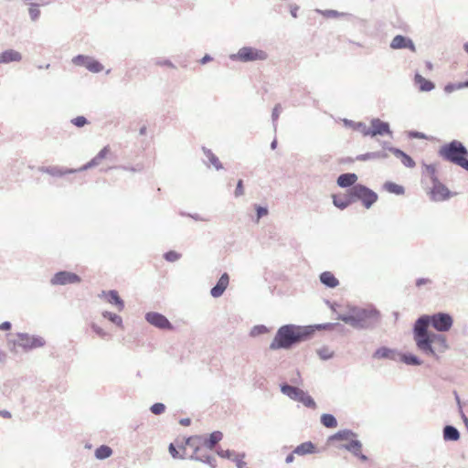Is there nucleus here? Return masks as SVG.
Listing matches in <instances>:
<instances>
[{"label":"nucleus","mask_w":468,"mask_h":468,"mask_svg":"<svg viewBox=\"0 0 468 468\" xmlns=\"http://www.w3.org/2000/svg\"><path fill=\"white\" fill-rule=\"evenodd\" d=\"M316 446L312 441H305L296 446L293 450V453L297 455H305L314 453Z\"/></svg>","instance_id":"c85d7f7f"},{"label":"nucleus","mask_w":468,"mask_h":468,"mask_svg":"<svg viewBox=\"0 0 468 468\" xmlns=\"http://www.w3.org/2000/svg\"><path fill=\"white\" fill-rule=\"evenodd\" d=\"M103 295H106L107 301L114 304L118 307L119 311H122L124 308V302L122 300V298L119 296L118 292L115 290H110L108 292H102Z\"/></svg>","instance_id":"393cba45"},{"label":"nucleus","mask_w":468,"mask_h":468,"mask_svg":"<svg viewBox=\"0 0 468 468\" xmlns=\"http://www.w3.org/2000/svg\"><path fill=\"white\" fill-rule=\"evenodd\" d=\"M72 123L77 127H82L87 123V120L83 116H78L72 120Z\"/></svg>","instance_id":"5fc2aeb1"},{"label":"nucleus","mask_w":468,"mask_h":468,"mask_svg":"<svg viewBox=\"0 0 468 468\" xmlns=\"http://www.w3.org/2000/svg\"><path fill=\"white\" fill-rule=\"evenodd\" d=\"M229 276L227 272H224L223 274H221V276L219 277L217 283L211 288V290H210L211 296L214 298L220 297L226 291V289L229 285Z\"/></svg>","instance_id":"2eb2a0df"},{"label":"nucleus","mask_w":468,"mask_h":468,"mask_svg":"<svg viewBox=\"0 0 468 468\" xmlns=\"http://www.w3.org/2000/svg\"><path fill=\"white\" fill-rule=\"evenodd\" d=\"M397 153L401 155L402 157V163L408 166V167H412L414 166L415 163L414 161L412 160V158L409 155H407L406 154H404L403 152L398 150Z\"/></svg>","instance_id":"de8ad7c7"},{"label":"nucleus","mask_w":468,"mask_h":468,"mask_svg":"<svg viewBox=\"0 0 468 468\" xmlns=\"http://www.w3.org/2000/svg\"><path fill=\"white\" fill-rule=\"evenodd\" d=\"M320 421L325 428H335L337 426L336 418L330 413H324L321 415Z\"/></svg>","instance_id":"f704fd0d"},{"label":"nucleus","mask_w":468,"mask_h":468,"mask_svg":"<svg viewBox=\"0 0 468 468\" xmlns=\"http://www.w3.org/2000/svg\"><path fill=\"white\" fill-rule=\"evenodd\" d=\"M112 454V450L108 445H101L99 446L94 452L96 459L98 460H105L109 458Z\"/></svg>","instance_id":"72a5a7b5"},{"label":"nucleus","mask_w":468,"mask_h":468,"mask_svg":"<svg viewBox=\"0 0 468 468\" xmlns=\"http://www.w3.org/2000/svg\"><path fill=\"white\" fill-rule=\"evenodd\" d=\"M431 326L438 332L449 331L453 324L452 316L448 313L439 312L430 315Z\"/></svg>","instance_id":"6e6552de"},{"label":"nucleus","mask_w":468,"mask_h":468,"mask_svg":"<svg viewBox=\"0 0 468 468\" xmlns=\"http://www.w3.org/2000/svg\"><path fill=\"white\" fill-rule=\"evenodd\" d=\"M430 325L431 326V322L428 314H423L415 321L412 332L418 349L428 347L429 338L434 334L428 330Z\"/></svg>","instance_id":"20e7f679"},{"label":"nucleus","mask_w":468,"mask_h":468,"mask_svg":"<svg viewBox=\"0 0 468 468\" xmlns=\"http://www.w3.org/2000/svg\"><path fill=\"white\" fill-rule=\"evenodd\" d=\"M390 47L393 49L409 48L412 52L416 51L413 42L410 38H407L400 35L396 36L392 39Z\"/></svg>","instance_id":"dca6fc26"},{"label":"nucleus","mask_w":468,"mask_h":468,"mask_svg":"<svg viewBox=\"0 0 468 468\" xmlns=\"http://www.w3.org/2000/svg\"><path fill=\"white\" fill-rule=\"evenodd\" d=\"M217 454L220 456L221 458L230 459L231 456L234 454V452L231 450H218L217 451Z\"/></svg>","instance_id":"603ef678"},{"label":"nucleus","mask_w":468,"mask_h":468,"mask_svg":"<svg viewBox=\"0 0 468 468\" xmlns=\"http://www.w3.org/2000/svg\"><path fill=\"white\" fill-rule=\"evenodd\" d=\"M399 351L387 346H380L373 353V358L399 361Z\"/></svg>","instance_id":"4468645a"},{"label":"nucleus","mask_w":468,"mask_h":468,"mask_svg":"<svg viewBox=\"0 0 468 468\" xmlns=\"http://www.w3.org/2000/svg\"><path fill=\"white\" fill-rule=\"evenodd\" d=\"M383 187L387 192L390 194H394L397 196H401L404 194V187L393 182L385 183Z\"/></svg>","instance_id":"c9c22d12"},{"label":"nucleus","mask_w":468,"mask_h":468,"mask_svg":"<svg viewBox=\"0 0 468 468\" xmlns=\"http://www.w3.org/2000/svg\"><path fill=\"white\" fill-rule=\"evenodd\" d=\"M223 433L219 431L211 432L208 436H203L202 444L208 450H213L222 440Z\"/></svg>","instance_id":"a211bd4d"},{"label":"nucleus","mask_w":468,"mask_h":468,"mask_svg":"<svg viewBox=\"0 0 468 468\" xmlns=\"http://www.w3.org/2000/svg\"><path fill=\"white\" fill-rule=\"evenodd\" d=\"M112 154L111 147L109 145L103 147L95 157H93L82 169L97 165L101 163L103 159L108 157Z\"/></svg>","instance_id":"b1692460"},{"label":"nucleus","mask_w":468,"mask_h":468,"mask_svg":"<svg viewBox=\"0 0 468 468\" xmlns=\"http://www.w3.org/2000/svg\"><path fill=\"white\" fill-rule=\"evenodd\" d=\"M319 280L322 284L327 288L334 289L338 286L339 281L331 271H324L319 275Z\"/></svg>","instance_id":"5701e85b"},{"label":"nucleus","mask_w":468,"mask_h":468,"mask_svg":"<svg viewBox=\"0 0 468 468\" xmlns=\"http://www.w3.org/2000/svg\"><path fill=\"white\" fill-rule=\"evenodd\" d=\"M22 57L19 52L9 49L0 54V63H9L21 60Z\"/></svg>","instance_id":"c756f323"},{"label":"nucleus","mask_w":468,"mask_h":468,"mask_svg":"<svg viewBox=\"0 0 468 468\" xmlns=\"http://www.w3.org/2000/svg\"><path fill=\"white\" fill-rule=\"evenodd\" d=\"M462 89V82H459L457 84H454V83H449L447 84L445 87H444V90L445 92L447 93H451L456 90H461Z\"/></svg>","instance_id":"8fccbe9b"},{"label":"nucleus","mask_w":468,"mask_h":468,"mask_svg":"<svg viewBox=\"0 0 468 468\" xmlns=\"http://www.w3.org/2000/svg\"><path fill=\"white\" fill-rule=\"evenodd\" d=\"M72 61L75 65L83 66L94 73H98L103 69L102 65L99 61L88 56L79 55L75 57Z\"/></svg>","instance_id":"f8f14e48"},{"label":"nucleus","mask_w":468,"mask_h":468,"mask_svg":"<svg viewBox=\"0 0 468 468\" xmlns=\"http://www.w3.org/2000/svg\"><path fill=\"white\" fill-rule=\"evenodd\" d=\"M235 59L242 62L265 60L268 58L264 50L254 48L251 47H244L240 48L236 55L233 56Z\"/></svg>","instance_id":"0eeeda50"},{"label":"nucleus","mask_w":468,"mask_h":468,"mask_svg":"<svg viewBox=\"0 0 468 468\" xmlns=\"http://www.w3.org/2000/svg\"><path fill=\"white\" fill-rule=\"evenodd\" d=\"M387 133H390L389 126L387 122H384L379 119L372 120L370 130L364 132L365 136H376L378 134L383 135Z\"/></svg>","instance_id":"ddd939ff"},{"label":"nucleus","mask_w":468,"mask_h":468,"mask_svg":"<svg viewBox=\"0 0 468 468\" xmlns=\"http://www.w3.org/2000/svg\"><path fill=\"white\" fill-rule=\"evenodd\" d=\"M317 355L322 360H328L334 356V352L327 346H323L317 350Z\"/></svg>","instance_id":"a19ab883"},{"label":"nucleus","mask_w":468,"mask_h":468,"mask_svg":"<svg viewBox=\"0 0 468 468\" xmlns=\"http://www.w3.org/2000/svg\"><path fill=\"white\" fill-rule=\"evenodd\" d=\"M203 435L190 436L185 440V445L194 449L193 453L202 452L200 445L202 444Z\"/></svg>","instance_id":"2f4dec72"},{"label":"nucleus","mask_w":468,"mask_h":468,"mask_svg":"<svg viewBox=\"0 0 468 468\" xmlns=\"http://www.w3.org/2000/svg\"><path fill=\"white\" fill-rule=\"evenodd\" d=\"M179 423L182 426H189L191 423V420L189 418H184L179 420Z\"/></svg>","instance_id":"0e129e2a"},{"label":"nucleus","mask_w":468,"mask_h":468,"mask_svg":"<svg viewBox=\"0 0 468 468\" xmlns=\"http://www.w3.org/2000/svg\"><path fill=\"white\" fill-rule=\"evenodd\" d=\"M164 258L169 262H175L181 258V254L176 250H169L164 254Z\"/></svg>","instance_id":"37998d69"},{"label":"nucleus","mask_w":468,"mask_h":468,"mask_svg":"<svg viewBox=\"0 0 468 468\" xmlns=\"http://www.w3.org/2000/svg\"><path fill=\"white\" fill-rule=\"evenodd\" d=\"M356 437H357V434L356 432H354L351 430L345 429V430H340L337 432H335V434L331 435L328 438V441H347L349 439L352 440L353 438H356Z\"/></svg>","instance_id":"a878e982"},{"label":"nucleus","mask_w":468,"mask_h":468,"mask_svg":"<svg viewBox=\"0 0 468 468\" xmlns=\"http://www.w3.org/2000/svg\"><path fill=\"white\" fill-rule=\"evenodd\" d=\"M343 327L340 324L338 323H325V324H314V325H306V327H314V334L317 331V330H321V329H325V330H332L335 327Z\"/></svg>","instance_id":"ea45409f"},{"label":"nucleus","mask_w":468,"mask_h":468,"mask_svg":"<svg viewBox=\"0 0 468 468\" xmlns=\"http://www.w3.org/2000/svg\"><path fill=\"white\" fill-rule=\"evenodd\" d=\"M324 18H339L346 16L348 14L344 12H338L336 10L327 9V10H317Z\"/></svg>","instance_id":"e433bc0d"},{"label":"nucleus","mask_w":468,"mask_h":468,"mask_svg":"<svg viewBox=\"0 0 468 468\" xmlns=\"http://www.w3.org/2000/svg\"><path fill=\"white\" fill-rule=\"evenodd\" d=\"M314 327L287 324L282 325L276 332L270 345L271 350H290L293 346L310 340L314 336Z\"/></svg>","instance_id":"f257e3e1"},{"label":"nucleus","mask_w":468,"mask_h":468,"mask_svg":"<svg viewBox=\"0 0 468 468\" xmlns=\"http://www.w3.org/2000/svg\"><path fill=\"white\" fill-rule=\"evenodd\" d=\"M302 403L309 409L316 408V403L314 399L307 392L305 393Z\"/></svg>","instance_id":"a18cd8bd"},{"label":"nucleus","mask_w":468,"mask_h":468,"mask_svg":"<svg viewBox=\"0 0 468 468\" xmlns=\"http://www.w3.org/2000/svg\"><path fill=\"white\" fill-rule=\"evenodd\" d=\"M280 388L282 394L289 397L291 399L296 401L300 395H303V390L298 387L289 385L284 382L280 385Z\"/></svg>","instance_id":"aec40b11"},{"label":"nucleus","mask_w":468,"mask_h":468,"mask_svg":"<svg viewBox=\"0 0 468 468\" xmlns=\"http://www.w3.org/2000/svg\"><path fill=\"white\" fill-rule=\"evenodd\" d=\"M245 457V453H240L236 456L234 459V462L236 463L237 468H245L246 463L243 461Z\"/></svg>","instance_id":"3c124183"},{"label":"nucleus","mask_w":468,"mask_h":468,"mask_svg":"<svg viewBox=\"0 0 468 468\" xmlns=\"http://www.w3.org/2000/svg\"><path fill=\"white\" fill-rule=\"evenodd\" d=\"M356 179L357 176L353 173L343 174L338 176L337 184L341 187H347L351 186H354V184L356 183Z\"/></svg>","instance_id":"473e14b6"},{"label":"nucleus","mask_w":468,"mask_h":468,"mask_svg":"<svg viewBox=\"0 0 468 468\" xmlns=\"http://www.w3.org/2000/svg\"><path fill=\"white\" fill-rule=\"evenodd\" d=\"M268 332V328L263 324L255 325L250 331L251 336H258Z\"/></svg>","instance_id":"c03bdc74"},{"label":"nucleus","mask_w":468,"mask_h":468,"mask_svg":"<svg viewBox=\"0 0 468 468\" xmlns=\"http://www.w3.org/2000/svg\"><path fill=\"white\" fill-rule=\"evenodd\" d=\"M451 192L441 184L434 185L431 190L432 199L434 201H443L451 197Z\"/></svg>","instance_id":"6ab92c4d"},{"label":"nucleus","mask_w":468,"mask_h":468,"mask_svg":"<svg viewBox=\"0 0 468 468\" xmlns=\"http://www.w3.org/2000/svg\"><path fill=\"white\" fill-rule=\"evenodd\" d=\"M102 316L118 326H122V319L120 315L109 311H104Z\"/></svg>","instance_id":"58836bf2"},{"label":"nucleus","mask_w":468,"mask_h":468,"mask_svg":"<svg viewBox=\"0 0 468 468\" xmlns=\"http://www.w3.org/2000/svg\"><path fill=\"white\" fill-rule=\"evenodd\" d=\"M448 349L447 340L444 335L434 333L429 338V346L426 348H420L423 354L437 356V353H443Z\"/></svg>","instance_id":"39448f33"},{"label":"nucleus","mask_w":468,"mask_h":468,"mask_svg":"<svg viewBox=\"0 0 468 468\" xmlns=\"http://www.w3.org/2000/svg\"><path fill=\"white\" fill-rule=\"evenodd\" d=\"M168 451L173 458H184V456L179 454V452L177 451L174 443L169 444Z\"/></svg>","instance_id":"864d4df0"},{"label":"nucleus","mask_w":468,"mask_h":468,"mask_svg":"<svg viewBox=\"0 0 468 468\" xmlns=\"http://www.w3.org/2000/svg\"><path fill=\"white\" fill-rule=\"evenodd\" d=\"M11 327H12V324L8 321H5V322L0 324V330L8 331L11 329Z\"/></svg>","instance_id":"052dcab7"},{"label":"nucleus","mask_w":468,"mask_h":468,"mask_svg":"<svg viewBox=\"0 0 468 468\" xmlns=\"http://www.w3.org/2000/svg\"><path fill=\"white\" fill-rule=\"evenodd\" d=\"M16 335L20 341L18 344L19 346H21L26 352L37 347H42L46 344L45 339L39 335L30 336L27 333H17Z\"/></svg>","instance_id":"1a4fd4ad"},{"label":"nucleus","mask_w":468,"mask_h":468,"mask_svg":"<svg viewBox=\"0 0 468 468\" xmlns=\"http://www.w3.org/2000/svg\"><path fill=\"white\" fill-rule=\"evenodd\" d=\"M337 320L357 330H371L379 324L380 313L372 306L348 305L346 313L337 315Z\"/></svg>","instance_id":"f03ea898"},{"label":"nucleus","mask_w":468,"mask_h":468,"mask_svg":"<svg viewBox=\"0 0 468 468\" xmlns=\"http://www.w3.org/2000/svg\"><path fill=\"white\" fill-rule=\"evenodd\" d=\"M298 10H299V6L296 5H291L290 7V12H291V15L292 17H297V13H298Z\"/></svg>","instance_id":"680f3d73"},{"label":"nucleus","mask_w":468,"mask_h":468,"mask_svg":"<svg viewBox=\"0 0 468 468\" xmlns=\"http://www.w3.org/2000/svg\"><path fill=\"white\" fill-rule=\"evenodd\" d=\"M207 156L209 159V162L213 166H215L217 169L222 168L221 163L219 162L218 158L210 151L207 153Z\"/></svg>","instance_id":"49530a36"},{"label":"nucleus","mask_w":468,"mask_h":468,"mask_svg":"<svg viewBox=\"0 0 468 468\" xmlns=\"http://www.w3.org/2000/svg\"><path fill=\"white\" fill-rule=\"evenodd\" d=\"M414 82L419 86L420 91H431L434 89L435 85L429 80H426L420 74L416 73L414 76Z\"/></svg>","instance_id":"bb28decb"},{"label":"nucleus","mask_w":468,"mask_h":468,"mask_svg":"<svg viewBox=\"0 0 468 468\" xmlns=\"http://www.w3.org/2000/svg\"><path fill=\"white\" fill-rule=\"evenodd\" d=\"M290 380L293 384H300V382H301V376H300L299 371H296L295 372V376L292 377Z\"/></svg>","instance_id":"e2e57ef3"},{"label":"nucleus","mask_w":468,"mask_h":468,"mask_svg":"<svg viewBox=\"0 0 468 468\" xmlns=\"http://www.w3.org/2000/svg\"><path fill=\"white\" fill-rule=\"evenodd\" d=\"M350 197L353 201H361L364 205H373L378 200L375 192L361 185H356L351 188Z\"/></svg>","instance_id":"423d86ee"},{"label":"nucleus","mask_w":468,"mask_h":468,"mask_svg":"<svg viewBox=\"0 0 468 468\" xmlns=\"http://www.w3.org/2000/svg\"><path fill=\"white\" fill-rule=\"evenodd\" d=\"M399 360L409 366H420L423 361L412 353L399 352Z\"/></svg>","instance_id":"cd10ccee"},{"label":"nucleus","mask_w":468,"mask_h":468,"mask_svg":"<svg viewBox=\"0 0 468 468\" xmlns=\"http://www.w3.org/2000/svg\"><path fill=\"white\" fill-rule=\"evenodd\" d=\"M156 64L160 65V66H166V67H169V68H175L174 65L170 61H168V60L158 61Z\"/></svg>","instance_id":"69168bd1"},{"label":"nucleus","mask_w":468,"mask_h":468,"mask_svg":"<svg viewBox=\"0 0 468 468\" xmlns=\"http://www.w3.org/2000/svg\"><path fill=\"white\" fill-rule=\"evenodd\" d=\"M0 416L9 419V418H11V413L5 410H0Z\"/></svg>","instance_id":"338daca9"},{"label":"nucleus","mask_w":468,"mask_h":468,"mask_svg":"<svg viewBox=\"0 0 468 468\" xmlns=\"http://www.w3.org/2000/svg\"><path fill=\"white\" fill-rule=\"evenodd\" d=\"M440 154L443 158L468 170V159L466 158L468 153L460 142L453 141L442 146Z\"/></svg>","instance_id":"7ed1b4c3"},{"label":"nucleus","mask_w":468,"mask_h":468,"mask_svg":"<svg viewBox=\"0 0 468 468\" xmlns=\"http://www.w3.org/2000/svg\"><path fill=\"white\" fill-rule=\"evenodd\" d=\"M165 405L161 402H156L150 407V410L154 415H161L165 411Z\"/></svg>","instance_id":"79ce46f5"},{"label":"nucleus","mask_w":468,"mask_h":468,"mask_svg":"<svg viewBox=\"0 0 468 468\" xmlns=\"http://www.w3.org/2000/svg\"><path fill=\"white\" fill-rule=\"evenodd\" d=\"M29 14H30L31 18L33 20H36L39 16L40 11L36 5H33L29 8Z\"/></svg>","instance_id":"6e6d98bb"},{"label":"nucleus","mask_w":468,"mask_h":468,"mask_svg":"<svg viewBox=\"0 0 468 468\" xmlns=\"http://www.w3.org/2000/svg\"><path fill=\"white\" fill-rule=\"evenodd\" d=\"M268 207H256V219L255 222H259L260 218L268 215Z\"/></svg>","instance_id":"09e8293b"},{"label":"nucleus","mask_w":468,"mask_h":468,"mask_svg":"<svg viewBox=\"0 0 468 468\" xmlns=\"http://www.w3.org/2000/svg\"><path fill=\"white\" fill-rule=\"evenodd\" d=\"M432 282L429 278H418L415 282L417 287H421L426 284H431Z\"/></svg>","instance_id":"13d9d810"},{"label":"nucleus","mask_w":468,"mask_h":468,"mask_svg":"<svg viewBox=\"0 0 468 468\" xmlns=\"http://www.w3.org/2000/svg\"><path fill=\"white\" fill-rule=\"evenodd\" d=\"M280 388L282 394L289 397L291 399L296 401L300 395H303V390L298 387L289 385L284 382L280 385Z\"/></svg>","instance_id":"412c9836"},{"label":"nucleus","mask_w":468,"mask_h":468,"mask_svg":"<svg viewBox=\"0 0 468 468\" xmlns=\"http://www.w3.org/2000/svg\"><path fill=\"white\" fill-rule=\"evenodd\" d=\"M145 320L152 325L159 329H173V324L162 314L157 312H148L145 314Z\"/></svg>","instance_id":"9b49d317"},{"label":"nucleus","mask_w":468,"mask_h":468,"mask_svg":"<svg viewBox=\"0 0 468 468\" xmlns=\"http://www.w3.org/2000/svg\"><path fill=\"white\" fill-rule=\"evenodd\" d=\"M91 328L95 334H97L101 337H105L107 335V333L99 325L96 324H91Z\"/></svg>","instance_id":"4d7b16f0"},{"label":"nucleus","mask_w":468,"mask_h":468,"mask_svg":"<svg viewBox=\"0 0 468 468\" xmlns=\"http://www.w3.org/2000/svg\"><path fill=\"white\" fill-rule=\"evenodd\" d=\"M179 214L181 216H186L194 219L195 221H207L208 220V216L197 212H186V211H180Z\"/></svg>","instance_id":"4c0bfd02"},{"label":"nucleus","mask_w":468,"mask_h":468,"mask_svg":"<svg viewBox=\"0 0 468 468\" xmlns=\"http://www.w3.org/2000/svg\"><path fill=\"white\" fill-rule=\"evenodd\" d=\"M340 449H345L356 456L362 450V442L356 439H352L347 443L342 444Z\"/></svg>","instance_id":"7c9ffc66"},{"label":"nucleus","mask_w":468,"mask_h":468,"mask_svg":"<svg viewBox=\"0 0 468 468\" xmlns=\"http://www.w3.org/2000/svg\"><path fill=\"white\" fill-rule=\"evenodd\" d=\"M189 459L208 464L211 468H217V460L212 455L207 453L203 449L202 452H197L190 455Z\"/></svg>","instance_id":"f3484780"},{"label":"nucleus","mask_w":468,"mask_h":468,"mask_svg":"<svg viewBox=\"0 0 468 468\" xmlns=\"http://www.w3.org/2000/svg\"><path fill=\"white\" fill-rule=\"evenodd\" d=\"M244 194L243 181L239 179L237 184V187L235 190V196L239 197Z\"/></svg>","instance_id":"bf43d9fd"},{"label":"nucleus","mask_w":468,"mask_h":468,"mask_svg":"<svg viewBox=\"0 0 468 468\" xmlns=\"http://www.w3.org/2000/svg\"><path fill=\"white\" fill-rule=\"evenodd\" d=\"M80 282L81 278L78 274L68 271L56 272L50 280L52 285L74 284L80 283Z\"/></svg>","instance_id":"9d476101"},{"label":"nucleus","mask_w":468,"mask_h":468,"mask_svg":"<svg viewBox=\"0 0 468 468\" xmlns=\"http://www.w3.org/2000/svg\"><path fill=\"white\" fill-rule=\"evenodd\" d=\"M442 437L445 441H457L461 434L456 427L445 425L442 430Z\"/></svg>","instance_id":"4be33fe9"},{"label":"nucleus","mask_w":468,"mask_h":468,"mask_svg":"<svg viewBox=\"0 0 468 468\" xmlns=\"http://www.w3.org/2000/svg\"><path fill=\"white\" fill-rule=\"evenodd\" d=\"M294 454H295V453H293V452H292V453H290V454H288V455L286 456V459H285L286 463H292V462H293V460H294V456H293V455H294Z\"/></svg>","instance_id":"774afa93"}]
</instances>
